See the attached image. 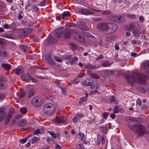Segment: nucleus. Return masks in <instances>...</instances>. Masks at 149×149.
Masks as SVG:
<instances>
[{"label":"nucleus","instance_id":"052dcab7","mask_svg":"<svg viewBox=\"0 0 149 149\" xmlns=\"http://www.w3.org/2000/svg\"><path fill=\"white\" fill-rule=\"evenodd\" d=\"M40 133V130L38 129H36L35 131L34 132V134H36L37 135L38 134Z\"/></svg>","mask_w":149,"mask_h":149},{"label":"nucleus","instance_id":"ddd939ff","mask_svg":"<svg viewBox=\"0 0 149 149\" xmlns=\"http://www.w3.org/2000/svg\"><path fill=\"white\" fill-rule=\"evenodd\" d=\"M6 111L3 108H0V122L2 121L6 116Z\"/></svg>","mask_w":149,"mask_h":149},{"label":"nucleus","instance_id":"bf43d9fd","mask_svg":"<svg viewBox=\"0 0 149 149\" xmlns=\"http://www.w3.org/2000/svg\"><path fill=\"white\" fill-rule=\"evenodd\" d=\"M101 143L103 144L105 142V139L104 136H102L101 137Z\"/></svg>","mask_w":149,"mask_h":149},{"label":"nucleus","instance_id":"2f4dec72","mask_svg":"<svg viewBox=\"0 0 149 149\" xmlns=\"http://www.w3.org/2000/svg\"><path fill=\"white\" fill-rule=\"evenodd\" d=\"M85 67L87 69H93L95 68V66L91 64H88L84 65Z\"/></svg>","mask_w":149,"mask_h":149},{"label":"nucleus","instance_id":"0eeeda50","mask_svg":"<svg viewBox=\"0 0 149 149\" xmlns=\"http://www.w3.org/2000/svg\"><path fill=\"white\" fill-rule=\"evenodd\" d=\"M15 113L14 109L13 108H11L10 109L9 112V113L6 116V120L5 121V124H7L9 122L11 118L12 117V115Z\"/></svg>","mask_w":149,"mask_h":149},{"label":"nucleus","instance_id":"774afa93","mask_svg":"<svg viewBox=\"0 0 149 149\" xmlns=\"http://www.w3.org/2000/svg\"><path fill=\"white\" fill-rule=\"evenodd\" d=\"M55 148L56 149H61V146L58 144H56L55 146Z\"/></svg>","mask_w":149,"mask_h":149},{"label":"nucleus","instance_id":"c756f323","mask_svg":"<svg viewBox=\"0 0 149 149\" xmlns=\"http://www.w3.org/2000/svg\"><path fill=\"white\" fill-rule=\"evenodd\" d=\"M19 48L24 52H26L28 50V48L25 45H21L19 46Z\"/></svg>","mask_w":149,"mask_h":149},{"label":"nucleus","instance_id":"20e7f679","mask_svg":"<svg viewBox=\"0 0 149 149\" xmlns=\"http://www.w3.org/2000/svg\"><path fill=\"white\" fill-rule=\"evenodd\" d=\"M56 110L54 105L52 103H49L44 106L43 111L46 115L50 116L54 113Z\"/></svg>","mask_w":149,"mask_h":149},{"label":"nucleus","instance_id":"8fccbe9b","mask_svg":"<svg viewBox=\"0 0 149 149\" xmlns=\"http://www.w3.org/2000/svg\"><path fill=\"white\" fill-rule=\"evenodd\" d=\"M22 79L23 81L26 82L28 81L29 79L26 76L24 75L22 76Z\"/></svg>","mask_w":149,"mask_h":149},{"label":"nucleus","instance_id":"cd10ccee","mask_svg":"<svg viewBox=\"0 0 149 149\" xmlns=\"http://www.w3.org/2000/svg\"><path fill=\"white\" fill-rule=\"evenodd\" d=\"M26 121L24 119L21 120L17 123L18 125L20 126H23L26 124Z\"/></svg>","mask_w":149,"mask_h":149},{"label":"nucleus","instance_id":"f257e3e1","mask_svg":"<svg viewBox=\"0 0 149 149\" xmlns=\"http://www.w3.org/2000/svg\"><path fill=\"white\" fill-rule=\"evenodd\" d=\"M127 80L128 83L130 84H132L134 81L143 84L146 82V77L143 74L135 72L132 74L131 78L128 77Z\"/></svg>","mask_w":149,"mask_h":149},{"label":"nucleus","instance_id":"f3484780","mask_svg":"<svg viewBox=\"0 0 149 149\" xmlns=\"http://www.w3.org/2000/svg\"><path fill=\"white\" fill-rule=\"evenodd\" d=\"M45 58L49 64L52 65H55V62L53 61L49 55H46Z\"/></svg>","mask_w":149,"mask_h":149},{"label":"nucleus","instance_id":"4c0bfd02","mask_svg":"<svg viewBox=\"0 0 149 149\" xmlns=\"http://www.w3.org/2000/svg\"><path fill=\"white\" fill-rule=\"evenodd\" d=\"M110 100L111 102H114L115 104H117L118 103V102L115 99V97L113 95L111 96Z\"/></svg>","mask_w":149,"mask_h":149},{"label":"nucleus","instance_id":"a19ab883","mask_svg":"<svg viewBox=\"0 0 149 149\" xmlns=\"http://www.w3.org/2000/svg\"><path fill=\"white\" fill-rule=\"evenodd\" d=\"M118 107L115 106L113 109V112L115 113H118Z\"/></svg>","mask_w":149,"mask_h":149},{"label":"nucleus","instance_id":"2eb2a0df","mask_svg":"<svg viewBox=\"0 0 149 149\" xmlns=\"http://www.w3.org/2000/svg\"><path fill=\"white\" fill-rule=\"evenodd\" d=\"M121 16L113 15L111 17V19L113 21L120 23L121 22Z\"/></svg>","mask_w":149,"mask_h":149},{"label":"nucleus","instance_id":"49530a36","mask_svg":"<svg viewBox=\"0 0 149 149\" xmlns=\"http://www.w3.org/2000/svg\"><path fill=\"white\" fill-rule=\"evenodd\" d=\"M77 147L79 149H84L83 145L81 144H77L76 145Z\"/></svg>","mask_w":149,"mask_h":149},{"label":"nucleus","instance_id":"7c9ffc66","mask_svg":"<svg viewBox=\"0 0 149 149\" xmlns=\"http://www.w3.org/2000/svg\"><path fill=\"white\" fill-rule=\"evenodd\" d=\"M39 138L34 137L31 139V143L32 144L37 143L39 141Z\"/></svg>","mask_w":149,"mask_h":149},{"label":"nucleus","instance_id":"39448f33","mask_svg":"<svg viewBox=\"0 0 149 149\" xmlns=\"http://www.w3.org/2000/svg\"><path fill=\"white\" fill-rule=\"evenodd\" d=\"M110 23H100L97 26V29L100 31H104L108 33Z\"/></svg>","mask_w":149,"mask_h":149},{"label":"nucleus","instance_id":"9d476101","mask_svg":"<svg viewBox=\"0 0 149 149\" xmlns=\"http://www.w3.org/2000/svg\"><path fill=\"white\" fill-rule=\"evenodd\" d=\"M66 118L63 116H56L53 120L54 121L57 123H64L66 120Z\"/></svg>","mask_w":149,"mask_h":149},{"label":"nucleus","instance_id":"864d4df0","mask_svg":"<svg viewBox=\"0 0 149 149\" xmlns=\"http://www.w3.org/2000/svg\"><path fill=\"white\" fill-rule=\"evenodd\" d=\"M70 46L72 49H75L77 48V46L73 43L70 44Z\"/></svg>","mask_w":149,"mask_h":149},{"label":"nucleus","instance_id":"393cba45","mask_svg":"<svg viewBox=\"0 0 149 149\" xmlns=\"http://www.w3.org/2000/svg\"><path fill=\"white\" fill-rule=\"evenodd\" d=\"M102 65L104 67H108L110 66L111 63L108 61H105L101 62Z\"/></svg>","mask_w":149,"mask_h":149},{"label":"nucleus","instance_id":"de8ad7c7","mask_svg":"<svg viewBox=\"0 0 149 149\" xmlns=\"http://www.w3.org/2000/svg\"><path fill=\"white\" fill-rule=\"evenodd\" d=\"M27 140V139L26 138H25L24 139H20L19 140V142L21 143L24 144L26 142Z\"/></svg>","mask_w":149,"mask_h":149},{"label":"nucleus","instance_id":"473e14b6","mask_svg":"<svg viewBox=\"0 0 149 149\" xmlns=\"http://www.w3.org/2000/svg\"><path fill=\"white\" fill-rule=\"evenodd\" d=\"M104 73L107 75L112 76L114 74V71L112 70H106L104 71Z\"/></svg>","mask_w":149,"mask_h":149},{"label":"nucleus","instance_id":"72a5a7b5","mask_svg":"<svg viewBox=\"0 0 149 149\" xmlns=\"http://www.w3.org/2000/svg\"><path fill=\"white\" fill-rule=\"evenodd\" d=\"M69 60L70 63L72 65L75 61L77 60L78 58L75 56L73 58H70Z\"/></svg>","mask_w":149,"mask_h":149},{"label":"nucleus","instance_id":"ea45409f","mask_svg":"<svg viewBox=\"0 0 149 149\" xmlns=\"http://www.w3.org/2000/svg\"><path fill=\"white\" fill-rule=\"evenodd\" d=\"M46 141L50 144H52L54 143V140L52 139L48 138L47 139Z\"/></svg>","mask_w":149,"mask_h":149},{"label":"nucleus","instance_id":"7ed1b4c3","mask_svg":"<svg viewBox=\"0 0 149 149\" xmlns=\"http://www.w3.org/2000/svg\"><path fill=\"white\" fill-rule=\"evenodd\" d=\"M128 127L133 132L137 134L139 136L142 135L144 134V127L140 124L130 125L128 126Z\"/></svg>","mask_w":149,"mask_h":149},{"label":"nucleus","instance_id":"c9c22d12","mask_svg":"<svg viewBox=\"0 0 149 149\" xmlns=\"http://www.w3.org/2000/svg\"><path fill=\"white\" fill-rule=\"evenodd\" d=\"M20 111L22 114H24L27 112V109L26 108L22 107L20 108Z\"/></svg>","mask_w":149,"mask_h":149},{"label":"nucleus","instance_id":"69168bd1","mask_svg":"<svg viewBox=\"0 0 149 149\" xmlns=\"http://www.w3.org/2000/svg\"><path fill=\"white\" fill-rule=\"evenodd\" d=\"M139 19L140 22H142L143 21L144 18L143 16H140L139 18Z\"/></svg>","mask_w":149,"mask_h":149},{"label":"nucleus","instance_id":"5701e85b","mask_svg":"<svg viewBox=\"0 0 149 149\" xmlns=\"http://www.w3.org/2000/svg\"><path fill=\"white\" fill-rule=\"evenodd\" d=\"M0 55L3 57H6L8 56V53L3 48H0Z\"/></svg>","mask_w":149,"mask_h":149},{"label":"nucleus","instance_id":"b1692460","mask_svg":"<svg viewBox=\"0 0 149 149\" xmlns=\"http://www.w3.org/2000/svg\"><path fill=\"white\" fill-rule=\"evenodd\" d=\"M47 132L54 139H56L57 136H58L59 138H60L59 137V134L58 133L57 134L55 133V132L53 131H49Z\"/></svg>","mask_w":149,"mask_h":149},{"label":"nucleus","instance_id":"423d86ee","mask_svg":"<svg viewBox=\"0 0 149 149\" xmlns=\"http://www.w3.org/2000/svg\"><path fill=\"white\" fill-rule=\"evenodd\" d=\"M42 98L40 97H34L31 100L32 104L36 107L40 106L42 102Z\"/></svg>","mask_w":149,"mask_h":149},{"label":"nucleus","instance_id":"f704fd0d","mask_svg":"<svg viewBox=\"0 0 149 149\" xmlns=\"http://www.w3.org/2000/svg\"><path fill=\"white\" fill-rule=\"evenodd\" d=\"M4 82L2 77H0V89H2L4 88Z\"/></svg>","mask_w":149,"mask_h":149},{"label":"nucleus","instance_id":"9b49d317","mask_svg":"<svg viewBox=\"0 0 149 149\" xmlns=\"http://www.w3.org/2000/svg\"><path fill=\"white\" fill-rule=\"evenodd\" d=\"M79 12L81 14L86 15H93L94 13L93 12L87 10L85 8L80 9L79 10Z\"/></svg>","mask_w":149,"mask_h":149},{"label":"nucleus","instance_id":"6e6d98bb","mask_svg":"<svg viewBox=\"0 0 149 149\" xmlns=\"http://www.w3.org/2000/svg\"><path fill=\"white\" fill-rule=\"evenodd\" d=\"M31 8L32 9L36 11H38L39 9L38 7L35 5H32Z\"/></svg>","mask_w":149,"mask_h":149},{"label":"nucleus","instance_id":"79ce46f5","mask_svg":"<svg viewBox=\"0 0 149 149\" xmlns=\"http://www.w3.org/2000/svg\"><path fill=\"white\" fill-rule=\"evenodd\" d=\"M127 16L129 18L131 19H134L136 17V15L134 14H128Z\"/></svg>","mask_w":149,"mask_h":149},{"label":"nucleus","instance_id":"680f3d73","mask_svg":"<svg viewBox=\"0 0 149 149\" xmlns=\"http://www.w3.org/2000/svg\"><path fill=\"white\" fill-rule=\"evenodd\" d=\"M139 91L143 93H145L146 92L145 90L143 88H140L139 89Z\"/></svg>","mask_w":149,"mask_h":149},{"label":"nucleus","instance_id":"a878e982","mask_svg":"<svg viewBox=\"0 0 149 149\" xmlns=\"http://www.w3.org/2000/svg\"><path fill=\"white\" fill-rule=\"evenodd\" d=\"M64 37L66 38H69L70 37L71 33L70 31L68 29H65V30Z\"/></svg>","mask_w":149,"mask_h":149},{"label":"nucleus","instance_id":"6e6552de","mask_svg":"<svg viewBox=\"0 0 149 149\" xmlns=\"http://www.w3.org/2000/svg\"><path fill=\"white\" fill-rule=\"evenodd\" d=\"M109 28L108 30V33H113L116 31L118 28L117 25L114 23H110Z\"/></svg>","mask_w":149,"mask_h":149},{"label":"nucleus","instance_id":"5fc2aeb1","mask_svg":"<svg viewBox=\"0 0 149 149\" xmlns=\"http://www.w3.org/2000/svg\"><path fill=\"white\" fill-rule=\"evenodd\" d=\"M54 59L58 62H61L62 61V59L61 58H58L56 56H55L54 57Z\"/></svg>","mask_w":149,"mask_h":149},{"label":"nucleus","instance_id":"a211bd4d","mask_svg":"<svg viewBox=\"0 0 149 149\" xmlns=\"http://www.w3.org/2000/svg\"><path fill=\"white\" fill-rule=\"evenodd\" d=\"M87 73L88 75H90L93 79H98L100 78L99 75L95 74V73L92 72L89 70H88L87 71Z\"/></svg>","mask_w":149,"mask_h":149},{"label":"nucleus","instance_id":"4be33fe9","mask_svg":"<svg viewBox=\"0 0 149 149\" xmlns=\"http://www.w3.org/2000/svg\"><path fill=\"white\" fill-rule=\"evenodd\" d=\"M21 36L24 38L25 36L29 34L30 33L28 32V30L26 29H22L20 31Z\"/></svg>","mask_w":149,"mask_h":149},{"label":"nucleus","instance_id":"4d7b16f0","mask_svg":"<svg viewBox=\"0 0 149 149\" xmlns=\"http://www.w3.org/2000/svg\"><path fill=\"white\" fill-rule=\"evenodd\" d=\"M143 121V120L141 118H135V122H139L140 123H141Z\"/></svg>","mask_w":149,"mask_h":149},{"label":"nucleus","instance_id":"f03ea898","mask_svg":"<svg viewBox=\"0 0 149 149\" xmlns=\"http://www.w3.org/2000/svg\"><path fill=\"white\" fill-rule=\"evenodd\" d=\"M127 28L131 31L134 36L138 37L141 33L139 31L141 26L137 22H133L127 26Z\"/></svg>","mask_w":149,"mask_h":149},{"label":"nucleus","instance_id":"dca6fc26","mask_svg":"<svg viewBox=\"0 0 149 149\" xmlns=\"http://www.w3.org/2000/svg\"><path fill=\"white\" fill-rule=\"evenodd\" d=\"M84 115L82 114H78L76 115L72 119V121L74 123H77L80 119L82 118Z\"/></svg>","mask_w":149,"mask_h":149},{"label":"nucleus","instance_id":"412c9836","mask_svg":"<svg viewBox=\"0 0 149 149\" xmlns=\"http://www.w3.org/2000/svg\"><path fill=\"white\" fill-rule=\"evenodd\" d=\"M71 15V14L68 11H65L63 12L61 15L62 18L63 19H67V17H69Z\"/></svg>","mask_w":149,"mask_h":149},{"label":"nucleus","instance_id":"bb28decb","mask_svg":"<svg viewBox=\"0 0 149 149\" xmlns=\"http://www.w3.org/2000/svg\"><path fill=\"white\" fill-rule=\"evenodd\" d=\"M125 120L128 123L135 122V118L132 117L127 116L125 118Z\"/></svg>","mask_w":149,"mask_h":149},{"label":"nucleus","instance_id":"c03bdc74","mask_svg":"<svg viewBox=\"0 0 149 149\" xmlns=\"http://www.w3.org/2000/svg\"><path fill=\"white\" fill-rule=\"evenodd\" d=\"M71 57V55H65L63 56V58L64 60L69 59Z\"/></svg>","mask_w":149,"mask_h":149},{"label":"nucleus","instance_id":"e2e57ef3","mask_svg":"<svg viewBox=\"0 0 149 149\" xmlns=\"http://www.w3.org/2000/svg\"><path fill=\"white\" fill-rule=\"evenodd\" d=\"M136 103L139 105H141V102L140 99L139 98H137L136 101Z\"/></svg>","mask_w":149,"mask_h":149},{"label":"nucleus","instance_id":"09e8293b","mask_svg":"<svg viewBox=\"0 0 149 149\" xmlns=\"http://www.w3.org/2000/svg\"><path fill=\"white\" fill-rule=\"evenodd\" d=\"M5 97V95L4 94L0 93V100H4Z\"/></svg>","mask_w":149,"mask_h":149},{"label":"nucleus","instance_id":"3c124183","mask_svg":"<svg viewBox=\"0 0 149 149\" xmlns=\"http://www.w3.org/2000/svg\"><path fill=\"white\" fill-rule=\"evenodd\" d=\"M100 130L103 133L105 134L106 133L107 131V129L106 128L104 127H100Z\"/></svg>","mask_w":149,"mask_h":149},{"label":"nucleus","instance_id":"a18cd8bd","mask_svg":"<svg viewBox=\"0 0 149 149\" xmlns=\"http://www.w3.org/2000/svg\"><path fill=\"white\" fill-rule=\"evenodd\" d=\"M34 95V92L33 90H31L29 91L28 94V96L29 97H30Z\"/></svg>","mask_w":149,"mask_h":149},{"label":"nucleus","instance_id":"0e129e2a","mask_svg":"<svg viewBox=\"0 0 149 149\" xmlns=\"http://www.w3.org/2000/svg\"><path fill=\"white\" fill-rule=\"evenodd\" d=\"M89 86H90L91 88L93 89H94L95 87V85L93 83H90L89 84Z\"/></svg>","mask_w":149,"mask_h":149},{"label":"nucleus","instance_id":"1a4fd4ad","mask_svg":"<svg viewBox=\"0 0 149 149\" xmlns=\"http://www.w3.org/2000/svg\"><path fill=\"white\" fill-rule=\"evenodd\" d=\"M63 27H61L56 30L54 32V34L55 36L57 38H60L63 31Z\"/></svg>","mask_w":149,"mask_h":149},{"label":"nucleus","instance_id":"37998d69","mask_svg":"<svg viewBox=\"0 0 149 149\" xmlns=\"http://www.w3.org/2000/svg\"><path fill=\"white\" fill-rule=\"evenodd\" d=\"M68 27H75L77 26V25L73 23H68L67 24Z\"/></svg>","mask_w":149,"mask_h":149},{"label":"nucleus","instance_id":"c85d7f7f","mask_svg":"<svg viewBox=\"0 0 149 149\" xmlns=\"http://www.w3.org/2000/svg\"><path fill=\"white\" fill-rule=\"evenodd\" d=\"M88 96V95L86 94V96H83L80 99V101L79 102V104L81 105L82 104L83 102H85L87 100V97Z\"/></svg>","mask_w":149,"mask_h":149},{"label":"nucleus","instance_id":"603ef678","mask_svg":"<svg viewBox=\"0 0 149 149\" xmlns=\"http://www.w3.org/2000/svg\"><path fill=\"white\" fill-rule=\"evenodd\" d=\"M79 27L83 30H85L86 29V25L84 24L79 25Z\"/></svg>","mask_w":149,"mask_h":149},{"label":"nucleus","instance_id":"58836bf2","mask_svg":"<svg viewBox=\"0 0 149 149\" xmlns=\"http://www.w3.org/2000/svg\"><path fill=\"white\" fill-rule=\"evenodd\" d=\"M78 135L80 136L81 140L84 141L85 140V138L84 134L79 132L78 133Z\"/></svg>","mask_w":149,"mask_h":149},{"label":"nucleus","instance_id":"4468645a","mask_svg":"<svg viewBox=\"0 0 149 149\" xmlns=\"http://www.w3.org/2000/svg\"><path fill=\"white\" fill-rule=\"evenodd\" d=\"M16 74L19 75L23 73L24 70L23 67L19 66L15 68L14 70Z\"/></svg>","mask_w":149,"mask_h":149},{"label":"nucleus","instance_id":"e433bc0d","mask_svg":"<svg viewBox=\"0 0 149 149\" xmlns=\"http://www.w3.org/2000/svg\"><path fill=\"white\" fill-rule=\"evenodd\" d=\"M59 88L61 89L63 94L64 95L66 94L67 93L66 90L64 86H59Z\"/></svg>","mask_w":149,"mask_h":149},{"label":"nucleus","instance_id":"6ab92c4d","mask_svg":"<svg viewBox=\"0 0 149 149\" xmlns=\"http://www.w3.org/2000/svg\"><path fill=\"white\" fill-rule=\"evenodd\" d=\"M1 66L2 68L7 71H9L11 68V66L9 64L2 63Z\"/></svg>","mask_w":149,"mask_h":149},{"label":"nucleus","instance_id":"f8f14e48","mask_svg":"<svg viewBox=\"0 0 149 149\" xmlns=\"http://www.w3.org/2000/svg\"><path fill=\"white\" fill-rule=\"evenodd\" d=\"M74 33L76 34V36H74V37L75 40L81 43H84L85 42V40L83 36H81L80 35L78 34L77 32Z\"/></svg>","mask_w":149,"mask_h":149},{"label":"nucleus","instance_id":"aec40b11","mask_svg":"<svg viewBox=\"0 0 149 149\" xmlns=\"http://www.w3.org/2000/svg\"><path fill=\"white\" fill-rule=\"evenodd\" d=\"M143 66L145 71L149 74V62H146L143 63Z\"/></svg>","mask_w":149,"mask_h":149},{"label":"nucleus","instance_id":"13d9d810","mask_svg":"<svg viewBox=\"0 0 149 149\" xmlns=\"http://www.w3.org/2000/svg\"><path fill=\"white\" fill-rule=\"evenodd\" d=\"M102 116L104 118L107 119L108 116V114L107 113L104 112L102 113Z\"/></svg>","mask_w":149,"mask_h":149},{"label":"nucleus","instance_id":"338daca9","mask_svg":"<svg viewBox=\"0 0 149 149\" xmlns=\"http://www.w3.org/2000/svg\"><path fill=\"white\" fill-rule=\"evenodd\" d=\"M3 40V38H0V45H3L4 44Z\"/></svg>","mask_w":149,"mask_h":149}]
</instances>
